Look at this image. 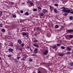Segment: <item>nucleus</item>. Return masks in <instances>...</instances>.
<instances>
[{"label": "nucleus", "instance_id": "obj_1", "mask_svg": "<svg viewBox=\"0 0 73 73\" xmlns=\"http://www.w3.org/2000/svg\"><path fill=\"white\" fill-rule=\"evenodd\" d=\"M48 52H49L48 50H45L44 52H43V53L44 55H47V54L48 53Z\"/></svg>", "mask_w": 73, "mask_h": 73}, {"label": "nucleus", "instance_id": "obj_2", "mask_svg": "<svg viewBox=\"0 0 73 73\" xmlns=\"http://www.w3.org/2000/svg\"><path fill=\"white\" fill-rule=\"evenodd\" d=\"M58 56H60V57H63L64 56V53H58Z\"/></svg>", "mask_w": 73, "mask_h": 73}, {"label": "nucleus", "instance_id": "obj_3", "mask_svg": "<svg viewBox=\"0 0 73 73\" xmlns=\"http://www.w3.org/2000/svg\"><path fill=\"white\" fill-rule=\"evenodd\" d=\"M70 12V10H67L66 9H65L64 11V12H66V13H69Z\"/></svg>", "mask_w": 73, "mask_h": 73}, {"label": "nucleus", "instance_id": "obj_4", "mask_svg": "<svg viewBox=\"0 0 73 73\" xmlns=\"http://www.w3.org/2000/svg\"><path fill=\"white\" fill-rule=\"evenodd\" d=\"M42 11L43 12V13H47L48 12V11L45 9H43L42 10Z\"/></svg>", "mask_w": 73, "mask_h": 73}, {"label": "nucleus", "instance_id": "obj_5", "mask_svg": "<svg viewBox=\"0 0 73 73\" xmlns=\"http://www.w3.org/2000/svg\"><path fill=\"white\" fill-rule=\"evenodd\" d=\"M67 32L69 33L70 32H73V30L72 29H70L69 30H67Z\"/></svg>", "mask_w": 73, "mask_h": 73}, {"label": "nucleus", "instance_id": "obj_6", "mask_svg": "<svg viewBox=\"0 0 73 73\" xmlns=\"http://www.w3.org/2000/svg\"><path fill=\"white\" fill-rule=\"evenodd\" d=\"M67 50H68V51H70V50H72V49L70 48L69 46L67 47Z\"/></svg>", "mask_w": 73, "mask_h": 73}, {"label": "nucleus", "instance_id": "obj_7", "mask_svg": "<svg viewBox=\"0 0 73 73\" xmlns=\"http://www.w3.org/2000/svg\"><path fill=\"white\" fill-rule=\"evenodd\" d=\"M17 42L18 43H19V44H21V42H22V41L21 40L19 39L17 41Z\"/></svg>", "mask_w": 73, "mask_h": 73}, {"label": "nucleus", "instance_id": "obj_8", "mask_svg": "<svg viewBox=\"0 0 73 73\" xmlns=\"http://www.w3.org/2000/svg\"><path fill=\"white\" fill-rule=\"evenodd\" d=\"M38 51V50H37V48H36L34 50V52L35 53H37Z\"/></svg>", "mask_w": 73, "mask_h": 73}, {"label": "nucleus", "instance_id": "obj_9", "mask_svg": "<svg viewBox=\"0 0 73 73\" xmlns=\"http://www.w3.org/2000/svg\"><path fill=\"white\" fill-rule=\"evenodd\" d=\"M69 19L70 20H72L73 19V17L72 16H70L69 17Z\"/></svg>", "mask_w": 73, "mask_h": 73}, {"label": "nucleus", "instance_id": "obj_10", "mask_svg": "<svg viewBox=\"0 0 73 73\" xmlns=\"http://www.w3.org/2000/svg\"><path fill=\"white\" fill-rule=\"evenodd\" d=\"M70 66H71V67L73 66V62H70Z\"/></svg>", "mask_w": 73, "mask_h": 73}, {"label": "nucleus", "instance_id": "obj_11", "mask_svg": "<svg viewBox=\"0 0 73 73\" xmlns=\"http://www.w3.org/2000/svg\"><path fill=\"white\" fill-rule=\"evenodd\" d=\"M69 38L70 39L72 38L73 37V36L72 35H69Z\"/></svg>", "mask_w": 73, "mask_h": 73}, {"label": "nucleus", "instance_id": "obj_12", "mask_svg": "<svg viewBox=\"0 0 73 73\" xmlns=\"http://www.w3.org/2000/svg\"><path fill=\"white\" fill-rule=\"evenodd\" d=\"M36 29L37 30H38V31H41V29L40 28H39V27H37L36 28Z\"/></svg>", "mask_w": 73, "mask_h": 73}, {"label": "nucleus", "instance_id": "obj_13", "mask_svg": "<svg viewBox=\"0 0 73 73\" xmlns=\"http://www.w3.org/2000/svg\"><path fill=\"white\" fill-rule=\"evenodd\" d=\"M9 51L12 52H13V49L12 48H10L9 49Z\"/></svg>", "mask_w": 73, "mask_h": 73}, {"label": "nucleus", "instance_id": "obj_14", "mask_svg": "<svg viewBox=\"0 0 73 73\" xmlns=\"http://www.w3.org/2000/svg\"><path fill=\"white\" fill-rule=\"evenodd\" d=\"M27 33L25 32H23V36H25L27 35Z\"/></svg>", "mask_w": 73, "mask_h": 73}, {"label": "nucleus", "instance_id": "obj_15", "mask_svg": "<svg viewBox=\"0 0 73 73\" xmlns=\"http://www.w3.org/2000/svg\"><path fill=\"white\" fill-rule=\"evenodd\" d=\"M33 45L35 46V47H37V48H38V46L36 44H33Z\"/></svg>", "mask_w": 73, "mask_h": 73}, {"label": "nucleus", "instance_id": "obj_16", "mask_svg": "<svg viewBox=\"0 0 73 73\" xmlns=\"http://www.w3.org/2000/svg\"><path fill=\"white\" fill-rule=\"evenodd\" d=\"M12 16L13 18H16V15H12Z\"/></svg>", "mask_w": 73, "mask_h": 73}, {"label": "nucleus", "instance_id": "obj_17", "mask_svg": "<svg viewBox=\"0 0 73 73\" xmlns=\"http://www.w3.org/2000/svg\"><path fill=\"white\" fill-rule=\"evenodd\" d=\"M25 44H24V43H21V46H25Z\"/></svg>", "mask_w": 73, "mask_h": 73}, {"label": "nucleus", "instance_id": "obj_18", "mask_svg": "<svg viewBox=\"0 0 73 73\" xmlns=\"http://www.w3.org/2000/svg\"><path fill=\"white\" fill-rule=\"evenodd\" d=\"M25 15H27V16H28L29 15V13H28V12H27L25 13Z\"/></svg>", "mask_w": 73, "mask_h": 73}, {"label": "nucleus", "instance_id": "obj_19", "mask_svg": "<svg viewBox=\"0 0 73 73\" xmlns=\"http://www.w3.org/2000/svg\"><path fill=\"white\" fill-rule=\"evenodd\" d=\"M44 14L43 13H41L40 15V16H43Z\"/></svg>", "mask_w": 73, "mask_h": 73}, {"label": "nucleus", "instance_id": "obj_20", "mask_svg": "<svg viewBox=\"0 0 73 73\" xmlns=\"http://www.w3.org/2000/svg\"><path fill=\"white\" fill-rule=\"evenodd\" d=\"M55 27L56 28H58L59 27V26H58V25H55Z\"/></svg>", "mask_w": 73, "mask_h": 73}, {"label": "nucleus", "instance_id": "obj_21", "mask_svg": "<svg viewBox=\"0 0 73 73\" xmlns=\"http://www.w3.org/2000/svg\"><path fill=\"white\" fill-rule=\"evenodd\" d=\"M29 61L30 62H32L33 61V59H32L30 58L29 59Z\"/></svg>", "mask_w": 73, "mask_h": 73}, {"label": "nucleus", "instance_id": "obj_22", "mask_svg": "<svg viewBox=\"0 0 73 73\" xmlns=\"http://www.w3.org/2000/svg\"><path fill=\"white\" fill-rule=\"evenodd\" d=\"M37 11V9H33V11L34 12H35V11Z\"/></svg>", "mask_w": 73, "mask_h": 73}, {"label": "nucleus", "instance_id": "obj_23", "mask_svg": "<svg viewBox=\"0 0 73 73\" xmlns=\"http://www.w3.org/2000/svg\"><path fill=\"white\" fill-rule=\"evenodd\" d=\"M1 31H2V32H4L5 31V29H3L1 30Z\"/></svg>", "mask_w": 73, "mask_h": 73}, {"label": "nucleus", "instance_id": "obj_24", "mask_svg": "<svg viewBox=\"0 0 73 73\" xmlns=\"http://www.w3.org/2000/svg\"><path fill=\"white\" fill-rule=\"evenodd\" d=\"M51 48H52V49H55L56 48H57L56 46H52Z\"/></svg>", "mask_w": 73, "mask_h": 73}, {"label": "nucleus", "instance_id": "obj_25", "mask_svg": "<svg viewBox=\"0 0 73 73\" xmlns=\"http://www.w3.org/2000/svg\"><path fill=\"white\" fill-rule=\"evenodd\" d=\"M61 48L62 49H65V47L64 46H62L61 47Z\"/></svg>", "mask_w": 73, "mask_h": 73}, {"label": "nucleus", "instance_id": "obj_26", "mask_svg": "<svg viewBox=\"0 0 73 73\" xmlns=\"http://www.w3.org/2000/svg\"><path fill=\"white\" fill-rule=\"evenodd\" d=\"M12 55L11 54H9L7 56V57H12Z\"/></svg>", "mask_w": 73, "mask_h": 73}, {"label": "nucleus", "instance_id": "obj_27", "mask_svg": "<svg viewBox=\"0 0 73 73\" xmlns=\"http://www.w3.org/2000/svg\"><path fill=\"white\" fill-rule=\"evenodd\" d=\"M34 42H38V40L36 39H35V40L34 41Z\"/></svg>", "mask_w": 73, "mask_h": 73}, {"label": "nucleus", "instance_id": "obj_28", "mask_svg": "<svg viewBox=\"0 0 73 73\" xmlns=\"http://www.w3.org/2000/svg\"><path fill=\"white\" fill-rule=\"evenodd\" d=\"M54 11L55 12V13H57V10L56 9H54Z\"/></svg>", "mask_w": 73, "mask_h": 73}, {"label": "nucleus", "instance_id": "obj_29", "mask_svg": "<svg viewBox=\"0 0 73 73\" xmlns=\"http://www.w3.org/2000/svg\"><path fill=\"white\" fill-rule=\"evenodd\" d=\"M2 15H3V13L1 11H0V16H2Z\"/></svg>", "mask_w": 73, "mask_h": 73}, {"label": "nucleus", "instance_id": "obj_30", "mask_svg": "<svg viewBox=\"0 0 73 73\" xmlns=\"http://www.w3.org/2000/svg\"><path fill=\"white\" fill-rule=\"evenodd\" d=\"M38 9H39V11H41V8L40 7H38Z\"/></svg>", "mask_w": 73, "mask_h": 73}, {"label": "nucleus", "instance_id": "obj_31", "mask_svg": "<svg viewBox=\"0 0 73 73\" xmlns=\"http://www.w3.org/2000/svg\"><path fill=\"white\" fill-rule=\"evenodd\" d=\"M15 62H16V63H17L18 62V61H17V60H16V59H15Z\"/></svg>", "mask_w": 73, "mask_h": 73}, {"label": "nucleus", "instance_id": "obj_32", "mask_svg": "<svg viewBox=\"0 0 73 73\" xmlns=\"http://www.w3.org/2000/svg\"><path fill=\"white\" fill-rule=\"evenodd\" d=\"M2 45H3V44L0 42V48H1V46Z\"/></svg>", "mask_w": 73, "mask_h": 73}, {"label": "nucleus", "instance_id": "obj_33", "mask_svg": "<svg viewBox=\"0 0 73 73\" xmlns=\"http://www.w3.org/2000/svg\"><path fill=\"white\" fill-rule=\"evenodd\" d=\"M3 24L2 23H0V27H3Z\"/></svg>", "mask_w": 73, "mask_h": 73}, {"label": "nucleus", "instance_id": "obj_34", "mask_svg": "<svg viewBox=\"0 0 73 73\" xmlns=\"http://www.w3.org/2000/svg\"><path fill=\"white\" fill-rule=\"evenodd\" d=\"M54 5L56 7H58V4H54Z\"/></svg>", "mask_w": 73, "mask_h": 73}, {"label": "nucleus", "instance_id": "obj_35", "mask_svg": "<svg viewBox=\"0 0 73 73\" xmlns=\"http://www.w3.org/2000/svg\"><path fill=\"white\" fill-rule=\"evenodd\" d=\"M70 53H71V52H67V54H70Z\"/></svg>", "mask_w": 73, "mask_h": 73}, {"label": "nucleus", "instance_id": "obj_36", "mask_svg": "<svg viewBox=\"0 0 73 73\" xmlns=\"http://www.w3.org/2000/svg\"><path fill=\"white\" fill-rule=\"evenodd\" d=\"M19 50H20V51L21 52L22 51V48H19Z\"/></svg>", "mask_w": 73, "mask_h": 73}, {"label": "nucleus", "instance_id": "obj_37", "mask_svg": "<svg viewBox=\"0 0 73 73\" xmlns=\"http://www.w3.org/2000/svg\"><path fill=\"white\" fill-rule=\"evenodd\" d=\"M23 10L21 11V13H23Z\"/></svg>", "mask_w": 73, "mask_h": 73}, {"label": "nucleus", "instance_id": "obj_38", "mask_svg": "<svg viewBox=\"0 0 73 73\" xmlns=\"http://www.w3.org/2000/svg\"><path fill=\"white\" fill-rule=\"evenodd\" d=\"M61 9H65V7H61Z\"/></svg>", "mask_w": 73, "mask_h": 73}, {"label": "nucleus", "instance_id": "obj_39", "mask_svg": "<svg viewBox=\"0 0 73 73\" xmlns=\"http://www.w3.org/2000/svg\"><path fill=\"white\" fill-rule=\"evenodd\" d=\"M30 4L31 5H33V3L31 2L30 3Z\"/></svg>", "mask_w": 73, "mask_h": 73}, {"label": "nucleus", "instance_id": "obj_40", "mask_svg": "<svg viewBox=\"0 0 73 73\" xmlns=\"http://www.w3.org/2000/svg\"><path fill=\"white\" fill-rule=\"evenodd\" d=\"M38 73H41V72L40 71H38Z\"/></svg>", "mask_w": 73, "mask_h": 73}, {"label": "nucleus", "instance_id": "obj_41", "mask_svg": "<svg viewBox=\"0 0 73 73\" xmlns=\"http://www.w3.org/2000/svg\"><path fill=\"white\" fill-rule=\"evenodd\" d=\"M70 13H71V14H73V11L72 12H70Z\"/></svg>", "mask_w": 73, "mask_h": 73}, {"label": "nucleus", "instance_id": "obj_42", "mask_svg": "<svg viewBox=\"0 0 73 73\" xmlns=\"http://www.w3.org/2000/svg\"><path fill=\"white\" fill-rule=\"evenodd\" d=\"M57 46H60L61 45V44H57Z\"/></svg>", "mask_w": 73, "mask_h": 73}, {"label": "nucleus", "instance_id": "obj_43", "mask_svg": "<svg viewBox=\"0 0 73 73\" xmlns=\"http://www.w3.org/2000/svg\"><path fill=\"white\" fill-rule=\"evenodd\" d=\"M67 15H68V14L67 13L64 14V16H67Z\"/></svg>", "mask_w": 73, "mask_h": 73}, {"label": "nucleus", "instance_id": "obj_44", "mask_svg": "<svg viewBox=\"0 0 73 73\" xmlns=\"http://www.w3.org/2000/svg\"><path fill=\"white\" fill-rule=\"evenodd\" d=\"M21 60H23V61H25V59H24V58L22 59Z\"/></svg>", "mask_w": 73, "mask_h": 73}, {"label": "nucleus", "instance_id": "obj_45", "mask_svg": "<svg viewBox=\"0 0 73 73\" xmlns=\"http://www.w3.org/2000/svg\"><path fill=\"white\" fill-rule=\"evenodd\" d=\"M37 34H36L35 35V36H36H36H37Z\"/></svg>", "mask_w": 73, "mask_h": 73}, {"label": "nucleus", "instance_id": "obj_46", "mask_svg": "<svg viewBox=\"0 0 73 73\" xmlns=\"http://www.w3.org/2000/svg\"><path fill=\"white\" fill-rule=\"evenodd\" d=\"M20 58V57H18L17 58V59H18V60H19V58Z\"/></svg>", "mask_w": 73, "mask_h": 73}, {"label": "nucleus", "instance_id": "obj_47", "mask_svg": "<svg viewBox=\"0 0 73 73\" xmlns=\"http://www.w3.org/2000/svg\"><path fill=\"white\" fill-rule=\"evenodd\" d=\"M11 4H14V3L12 2H11Z\"/></svg>", "mask_w": 73, "mask_h": 73}, {"label": "nucleus", "instance_id": "obj_48", "mask_svg": "<svg viewBox=\"0 0 73 73\" xmlns=\"http://www.w3.org/2000/svg\"><path fill=\"white\" fill-rule=\"evenodd\" d=\"M62 11H63V12H64V11H65V10H64V9H62Z\"/></svg>", "mask_w": 73, "mask_h": 73}, {"label": "nucleus", "instance_id": "obj_49", "mask_svg": "<svg viewBox=\"0 0 73 73\" xmlns=\"http://www.w3.org/2000/svg\"><path fill=\"white\" fill-rule=\"evenodd\" d=\"M30 50H31V52L32 51V49L31 48H30Z\"/></svg>", "mask_w": 73, "mask_h": 73}, {"label": "nucleus", "instance_id": "obj_50", "mask_svg": "<svg viewBox=\"0 0 73 73\" xmlns=\"http://www.w3.org/2000/svg\"><path fill=\"white\" fill-rule=\"evenodd\" d=\"M27 48L28 49H29V48H30V47H27Z\"/></svg>", "mask_w": 73, "mask_h": 73}, {"label": "nucleus", "instance_id": "obj_51", "mask_svg": "<svg viewBox=\"0 0 73 73\" xmlns=\"http://www.w3.org/2000/svg\"><path fill=\"white\" fill-rule=\"evenodd\" d=\"M33 73H36V72H35V71H33Z\"/></svg>", "mask_w": 73, "mask_h": 73}, {"label": "nucleus", "instance_id": "obj_52", "mask_svg": "<svg viewBox=\"0 0 73 73\" xmlns=\"http://www.w3.org/2000/svg\"><path fill=\"white\" fill-rule=\"evenodd\" d=\"M1 60V57H0V60Z\"/></svg>", "mask_w": 73, "mask_h": 73}, {"label": "nucleus", "instance_id": "obj_53", "mask_svg": "<svg viewBox=\"0 0 73 73\" xmlns=\"http://www.w3.org/2000/svg\"><path fill=\"white\" fill-rule=\"evenodd\" d=\"M22 4H25V3L24 2L23 3H22Z\"/></svg>", "mask_w": 73, "mask_h": 73}, {"label": "nucleus", "instance_id": "obj_54", "mask_svg": "<svg viewBox=\"0 0 73 73\" xmlns=\"http://www.w3.org/2000/svg\"><path fill=\"white\" fill-rule=\"evenodd\" d=\"M28 2H29V3H31V1H28Z\"/></svg>", "mask_w": 73, "mask_h": 73}, {"label": "nucleus", "instance_id": "obj_55", "mask_svg": "<svg viewBox=\"0 0 73 73\" xmlns=\"http://www.w3.org/2000/svg\"><path fill=\"white\" fill-rule=\"evenodd\" d=\"M31 56H35L34 54H33L32 55H31Z\"/></svg>", "mask_w": 73, "mask_h": 73}, {"label": "nucleus", "instance_id": "obj_56", "mask_svg": "<svg viewBox=\"0 0 73 73\" xmlns=\"http://www.w3.org/2000/svg\"><path fill=\"white\" fill-rule=\"evenodd\" d=\"M26 37H28V36H26Z\"/></svg>", "mask_w": 73, "mask_h": 73}, {"label": "nucleus", "instance_id": "obj_57", "mask_svg": "<svg viewBox=\"0 0 73 73\" xmlns=\"http://www.w3.org/2000/svg\"><path fill=\"white\" fill-rule=\"evenodd\" d=\"M21 22H23V21H21Z\"/></svg>", "mask_w": 73, "mask_h": 73}, {"label": "nucleus", "instance_id": "obj_58", "mask_svg": "<svg viewBox=\"0 0 73 73\" xmlns=\"http://www.w3.org/2000/svg\"><path fill=\"white\" fill-rule=\"evenodd\" d=\"M46 73H47V71H46Z\"/></svg>", "mask_w": 73, "mask_h": 73}, {"label": "nucleus", "instance_id": "obj_59", "mask_svg": "<svg viewBox=\"0 0 73 73\" xmlns=\"http://www.w3.org/2000/svg\"><path fill=\"white\" fill-rule=\"evenodd\" d=\"M62 0V1H63V0Z\"/></svg>", "mask_w": 73, "mask_h": 73}, {"label": "nucleus", "instance_id": "obj_60", "mask_svg": "<svg viewBox=\"0 0 73 73\" xmlns=\"http://www.w3.org/2000/svg\"><path fill=\"white\" fill-rule=\"evenodd\" d=\"M56 31H59V30H57Z\"/></svg>", "mask_w": 73, "mask_h": 73}, {"label": "nucleus", "instance_id": "obj_61", "mask_svg": "<svg viewBox=\"0 0 73 73\" xmlns=\"http://www.w3.org/2000/svg\"><path fill=\"white\" fill-rule=\"evenodd\" d=\"M11 46H13V45H11Z\"/></svg>", "mask_w": 73, "mask_h": 73}, {"label": "nucleus", "instance_id": "obj_62", "mask_svg": "<svg viewBox=\"0 0 73 73\" xmlns=\"http://www.w3.org/2000/svg\"><path fill=\"white\" fill-rule=\"evenodd\" d=\"M0 62H2V61H0Z\"/></svg>", "mask_w": 73, "mask_h": 73}, {"label": "nucleus", "instance_id": "obj_63", "mask_svg": "<svg viewBox=\"0 0 73 73\" xmlns=\"http://www.w3.org/2000/svg\"><path fill=\"white\" fill-rule=\"evenodd\" d=\"M46 48H48V47H46Z\"/></svg>", "mask_w": 73, "mask_h": 73}, {"label": "nucleus", "instance_id": "obj_64", "mask_svg": "<svg viewBox=\"0 0 73 73\" xmlns=\"http://www.w3.org/2000/svg\"><path fill=\"white\" fill-rule=\"evenodd\" d=\"M10 44H11V43H10Z\"/></svg>", "mask_w": 73, "mask_h": 73}]
</instances>
